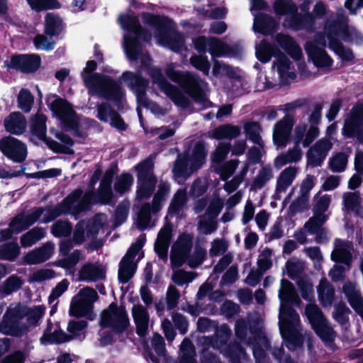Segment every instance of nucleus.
Wrapping results in <instances>:
<instances>
[{"instance_id": "nucleus-1", "label": "nucleus", "mask_w": 363, "mask_h": 363, "mask_svg": "<svg viewBox=\"0 0 363 363\" xmlns=\"http://www.w3.org/2000/svg\"><path fill=\"white\" fill-rule=\"evenodd\" d=\"M280 300L279 308V330L289 350H294L303 343V337L300 334V318L298 314L288 303L298 305L300 298L296 293L292 284L287 280L281 281L279 290Z\"/></svg>"}, {"instance_id": "nucleus-2", "label": "nucleus", "mask_w": 363, "mask_h": 363, "mask_svg": "<svg viewBox=\"0 0 363 363\" xmlns=\"http://www.w3.org/2000/svg\"><path fill=\"white\" fill-rule=\"evenodd\" d=\"M114 176L112 169L107 170L102 179L97 196L95 198L91 191L86 192L82 197V191L76 189L63 201V202L54 208L57 209L53 214L45 216L44 222H50L62 213L76 215L86 210L89 205L95 202L107 203L112 197L111 184Z\"/></svg>"}, {"instance_id": "nucleus-3", "label": "nucleus", "mask_w": 363, "mask_h": 363, "mask_svg": "<svg viewBox=\"0 0 363 363\" xmlns=\"http://www.w3.org/2000/svg\"><path fill=\"white\" fill-rule=\"evenodd\" d=\"M96 68V63L94 60L89 61L82 73L84 82L91 94H98L106 99H118L121 98L123 93L118 84L98 74H91V72Z\"/></svg>"}, {"instance_id": "nucleus-4", "label": "nucleus", "mask_w": 363, "mask_h": 363, "mask_svg": "<svg viewBox=\"0 0 363 363\" xmlns=\"http://www.w3.org/2000/svg\"><path fill=\"white\" fill-rule=\"evenodd\" d=\"M46 117L41 113H38L35 115L30 124L31 131L35 134L39 139L43 140L45 142L47 145L53 151L56 152L71 154L73 152L72 146L73 145L72 140L63 133H56L55 136L57 138L60 143L48 139L45 137L46 134Z\"/></svg>"}, {"instance_id": "nucleus-5", "label": "nucleus", "mask_w": 363, "mask_h": 363, "mask_svg": "<svg viewBox=\"0 0 363 363\" xmlns=\"http://www.w3.org/2000/svg\"><path fill=\"white\" fill-rule=\"evenodd\" d=\"M128 86L133 90L137 95L138 103V112L140 117V107H145L156 116L164 115L167 112V109H163L157 104L150 101L145 97V91L148 86V81L141 77L140 73H133L131 72H125L121 77Z\"/></svg>"}, {"instance_id": "nucleus-6", "label": "nucleus", "mask_w": 363, "mask_h": 363, "mask_svg": "<svg viewBox=\"0 0 363 363\" xmlns=\"http://www.w3.org/2000/svg\"><path fill=\"white\" fill-rule=\"evenodd\" d=\"M322 108L323 106L320 104H317L313 106L308 117L309 128L305 121H300L295 125L294 138L296 143H302L304 147H308L319 135L318 125L321 119Z\"/></svg>"}, {"instance_id": "nucleus-7", "label": "nucleus", "mask_w": 363, "mask_h": 363, "mask_svg": "<svg viewBox=\"0 0 363 363\" xmlns=\"http://www.w3.org/2000/svg\"><path fill=\"white\" fill-rule=\"evenodd\" d=\"M206 152L203 144L195 145L191 155H181L176 161L174 172L178 177H188L204 163Z\"/></svg>"}, {"instance_id": "nucleus-8", "label": "nucleus", "mask_w": 363, "mask_h": 363, "mask_svg": "<svg viewBox=\"0 0 363 363\" xmlns=\"http://www.w3.org/2000/svg\"><path fill=\"white\" fill-rule=\"evenodd\" d=\"M145 22L154 26L157 43L169 48L174 51H179L184 45V38L177 33L167 34L164 27L163 18L155 16L150 13L143 16Z\"/></svg>"}, {"instance_id": "nucleus-9", "label": "nucleus", "mask_w": 363, "mask_h": 363, "mask_svg": "<svg viewBox=\"0 0 363 363\" xmlns=\"http://www.w3.org/2000/svg\"><path fill=\"white\" fill-rule=\"evenodd\" d=\"M167 76L172 81L179 83L183 86L190 96L194 98L196 102L200 104L203 108L210 106V101L206 96L203 94L199 88L197 80L190 74H182L174 71L172 65H169L166 69Z\"/></svg>"}, {"instance_id": "nucleus-10", "label": "nucleus", "mask_w": 363, "mask_h": 363, "mask_svg": "<svg viewBox=\"0 0 363 363\" xmlns=\"http://www.w3.org/2000/svg\"><path fill=\"white\" fill-rule=\"evenodd\" d=\"M152 160H147L135 167L138 172L136 197L138 199L149 198L152 194L157 179L153 174Z\"/></svg>"}, {"instance_id": "nucleus-11", "label": "nucleus", "mask_w": 363, "mask_h": 363, "mask_svg": "<svg viewBox=\"0 0 363 363\" xmlns=\"http://www.w3.org/2000/svg\"><path fill=\"white\" fill-rule=\"evenodd\" d=\"M145 241V236L140 235L136 242L133 243L127 254L121 262L118 270V279L120 281L126 283L133 276L135 268V257L138 255L136 261L139 260L143 257V252L140 253Z\"/></svg>"}, {"instance_id": "nucleus-12", "label": "nucleus", "mask_w": 363, "mask_h": 363, "mask_svg": "<svg viewBox=\"0 0 363 363\" xmlns=\"http://www.w3.org/2000/svg\"><path fill=\"white\" fill-rule=\"evenodd\" d=\"M100 325L116 332L125 330L129 325V319L125 308L111 303L101 312Z\"/></svg>"}, {"instance_id": "nucleus-13", "label": "nucleus", "mask_w": 363, "mask_h": 363, "mask_svg": "<svg viewBox=\"0 0 363 363\" xmlns=\"http://www.w3.org/2000/svg\"><path fill=\"white\" fill-rule=\"evenodd\" d=\"M305 314L316 334L324 341H331L335 334L328 325L321 311L314 303H310L305 308Z\"/></svg>"}, {"instance_id": "nucleus-14", "label": "nucleus", "mask_w": 363, "mask_h": 363, "mask_svg": "<svg viewBox=\"0 0 363 363\" xmlns=\"http://www.w3.org/2000/svg\"><path fill=\"white\" fill-rule=\"evenodd\" d=\"M325 38L320 33L315 35L313 41H308L306 43V52L316 67H328L332 65L330 57L322 48L319 47V45L325 46Z\"/></svg>"}, {"instance_id": "nucleus-15", "label": "nucleus", "mask_w": 363, "mask_h": 363, "mask_svg": "<svg viewBox=\"0 0 363 363\" xmlns=\"http://www.w3.org/2000/svg\"><path fill=\"white\" fill-rule=\"evenodd\" d=\"M149 74L159 88L177 105L185 107L188 105V99L175 86L167 82L161 70L157 67H151Z\"/></svg>"}, {"instance_id": "nucleus-16", "label": "nucleus", "mask_w": 363, "mask_h": 363, "mask_svg": "<svg viewBox=\"0 0 363 363\" xmlns=\"http://www.w3.org/2000/svg\"><path fill=\"white\" fill-rule=\"evenodd\" d=\"M193 246V238L189 235H181L172 246L170 260L172 267H180L187 262Z\"/></svg>"}, {"instance_id": "nucleus-17", "label": "nucleus", "mask_w": 363, "mask_h": 363, "mask_svg": "<svg viewBox=\"0 0 363 363\" xmlns=\"http://www.w3.org/2000/svg\"><path fill=\"white\" fill-rule=\"evenodd\" d=\"M363 106L357 105L352 108L350 114L347 117L342 133L347 137L356 135L358 140L363 143Z\"/></svg>"}, {"instance_id": "nucleus-18", "label": "nucleus", "mask_w": 363, "mask_h": 363, "mask_svg": "<svg viewBox=\"0 0 363 363\" xmlns=\"http://www.w3.org/2000/svg\"><path fill=\"white\" fill-rule=\"evenodd\" d=\"M52 111L68 128L75 130L79 126V119L71 105L62 99H56L50 104Z\"/></svg>"}, {"instance_id": "nucleus-19", "label": "nucleus", "mask_w": 363, "mask_h": 363, "mask_svg": "<svg viewBox=\"0 0 363 363\" xmlns=\"http://www.w3.org/2000/svg\"><path fill=\"white\" fill-rule=\"evenodd\" d=\"M0 150L8 158L21 162L27 157V147L18 139L7 136L0 140Z\"/></svg>"}, {"instance_id": "nucleus-20", "label": "nucleus", "mask_w": 363, "mask_h": 363, "mask_svg": "<svg viewBox=\"0 0 363 363\" xmlns=\"http://www.w3.org/2000/svg\"><path fill=\"white\" fill-rule=\"evenodd\" d=\"M45 309L43 306H35L31 308L21 304L11 306V313L15 317L21 318V320L24 317L26 318V323L24 325L27 326L28 329L38 324L39 320L45 314Z\"/></svg>"}, {"instance_id": "nucleus-21", "label": "nucleus", "mask_w": 363, "mask_h": 363, "mask_svg": "<svg viewBox=\"0 0 363 363\" xmlns=\"http://www.w3.org/2000/svg\"><path fill=\"white\" fill-rule=\"evenodd\" d=\"M338 19L336 21L333 18H328L327 21H333V26L332 27L333 31L332 35L337 37L340 35V33H345L343 36L345 40L353 41L359 43L362 41L363 36L361 35L355 28L353 27H348L347 26V18L345 15V12L342 9L337 11Z\"/></svg>"}, {"instance_id": "nucleus-22", "label": "nucleus", "mask_w": 363, "mask_h": 363, "mask_svg": "<svg viewBox=\"0 0 363 363\" xmlns=\"http://www.w3.org/2000/svg\"><path fill=\"white\" fill-rule=\"evenodd\" d=\"M294 118L291 115H286L282 119L277 121L273 128V141L278 147H285L289 140Z\"/></svg>"}, {"instance_id": "nucleus-23", "label": "nucleus", "mask_w": 363, "mask_h": 363, "mask_svg": "<svg viewBox=\"0 0 363 363\" xmlns=\"http://www.w3.org/2000/svg\"><path fill=\"white\" fill-rule=\"evenodd\" d=\"M333 143L327 138L318 140L308 151V164L313 167L320 166L332 149Z\"/></svg>"}, {"instance_id": "nucleus-24", "label": "nucleus", "mask_w": 363, "mask_h": 363, "mask_svg": "<svg viewBox=\"0 0 363 363\" xmlns=\"http://www.w3.org/2000/svg\"><path fill=\"white\" fill-rule=\"evenodd\" d=\"M21 318L15 317L11 313V307L4 315L0 323V332L11 336H21L28 332V328L24 323H20Z\"/></svg>"}, {"instance_id": "nucleus-25", "label": "nucleus", "mask_w": 363, "mask_h": 363, "mask_svg": "<svg viewBox=\"0 0 363 363\" xmlns=\"http://www.w3.org/2000/svg\"><path fill=\"white\" fill-rule=\"evenodd\" d=\"M40 65V58L36 55H18L11 58L7 67L19 69L23 72H33Z\"/></svg>"}, {"instance_id": "nucleus-26", "label": "nucleus", "mask_w": 363, "mask_h": 363, "mask_svg": "<svg viewBox=\"0 0 363 363\" xmlns=\"http://www.w3.org/2000/svg\"><path fill=\"white\" fill-rule=\"evenodd\" d=\"M173 227L169 223H166L158 233L155 243V250L159 257L163 260L167 259L168 249L172 239Z\"/></svg>"}, {"instance_id": "nucleus-27", "label": "nucleus", "mask_w": 363, "mask_h": 363, "mask_svg": "<svg viewBox=\"0 0 363 363\" xmlns=\"http://www.w3.org/2000/svg\"><path fill=\"white\" fill-rule=\"evenodd\" d=\"M276 57L277 61L272 69L274 72L277 73L279 82L285 84L289 80L294 79L296 74L287 57L281 52H279Z\"/></svg>"}, {"instance_id": "nucleus-28", "label": "nucleus", "mask_w": 363, "mask_h": 363, "mask_svg": "<svg viewBox=\"0 0 363 363\" xmlns=\"http://www.w3.org/2000/svg\"><path fill=\"white\" fill-rule=\"evenodd\" d=\"M131 313L136 326L137 334L145 336L147 333L150 322V315L147 309L141 304H134Z\"/></svg>"}, {"instance_id": "nucleus-29", "label": "nucleus", "mask_w": 363, "mask_h": 363, "mask_svg": "<svg viewBox=\"0 0 363 363\" xmlns=\"http://www.w3.org/2000/svg\"><path fill=\"white\" fill-rule=\"evenodd\" d=\"M333 21H327L324 28V32L328 36L329 40V47L345 60H351L353 58V54L349 49L345 48L337 40V37L332 35Z\"/></svg>"}, {"instance_id": "nucleus-30", "label": "nucleus", "mask_w": 363, "mask_h": 363, "mask_svg": "<svg viewBox=\"0 0 363 363\" xmlns=\"http://www.w3.org/2000/svg\"><path fill=\"white\" fill-rule=\"evenodd\" d=\"M104 277L105 269L99 263H86L79 271V279L81 281H95Z\"/></svg>"}, {"instance_id": "nucleus-31", "label": "nucleus", "mask_w": 363, "mask_h": 363, "mask_svg": "<svg viewBox=\"0 0 363 363\" xmlns=\"http://www.w3.org/2000/svg\"><path fill=\"white\" fill-rule=\"evenodd\" d=\"M327 11L326 6L323 2L318 1L313 6L312 11L308 13L300 25L293 23L290 26L295 29H299L300 28L311 29L315 21L323 18L327 14Z\"/></svg>"}, {"instance_id": "nucleus-32", "label": "nucleus", "mask_w": 363, "mask_h": 363, "mask_svg": "<svg viewBox=\"0 0 363 363\" xmlns=\"http://www.w3.org/2000/svg\"><path fill=\"white\" fill-rule=\"evenodd\" d=\"M351 250L352 244L350 242L336 239L334 242V250L331 253V258L335 262L350 265L352 259Z\"/></svg>"}, {"instance_id": "nucleus-33", "label": "nucleus", "mask_w": 363, "mask_h": 363, "mask_svg": "<svg viewBox=\"0 0 363 363\" xmlns=\"http://www.w3.org/2000/svg\"><path fill=\"white\" fill-rule=\"evenodd\" d=\"M97 117L104 122H109L111 125L118 129H125V125L119 115L113 111L109 106L101 104L97 107Z\"/></svg>"}, {"instance_id": "nucleus-34", "label": "nucleus", "mask_w": 363, "mask_h": 363, "mask_svg": "<svg viewBox=\"0 0 363 363\" xmlns=\"http://www.w3.org/2000/svg\"><path fill=\"white\" fill-rule=\"evenodd\" d=\"M342 289L350 306L363 318V298L357 289L355 284L350 282L345 283Z\"/></svg>"}, {"instance_id": "nucleus-35", "label": "nucleus", "mask_w": 363, "mask_h": 363, "mask_svg": "<svg viewBox=\"0 0 363 363\" xmlns=\"http://www.w3.org/2000/svg\"><path fill=\"white\" fill-rule=\"evenodd\" d=\"M4 127L7 132L20 135L23 133L26 127V120L19 112H13L4 120Z\"/></svg>"}, {"instance_id": "nucleus-36", "label": "nucleus", "mask_w": 363, "mask_h": 363, "mask_svg": "<svg viewBox=\"0 0 363 363\" xmlns=\"http://www.w3.org/2000/svg\"><path fill=\"white\" fill-rule=\"evenodd\" d=\"M54 245L46 243L42 247L33 250L24 257V262L29 264H35L48 259L54 252Z\"/></svg>"}, {"instance_id": "nucleus-37", "label": "nucleus", "mask_w": 363, "mask_h": 363, "mask_svg": "<svg viewBox=\"0 0 363 363\" xmlns=\"http://www.w3.org/2000/svg\"><path fill=\"white\" fill-rule=\"evenodd\" d=\"M277 43L294 60H298L302 57L299 45L289 35L279 33L276 36Z\"/></svg>"}, {"instance_id": "nucleus-38", "label": "nucleus", "mask_w": 363, "mask_h": 363, "mask_svg": "<svg viewBox=\"0 0 363 363\" xmlns=\"http://www.w3.org/2000/svg\"><path fill=\"white\" fill-rule=\"evenodd\" d=\"M55 211L57 209H54V208H48L45 209L42 208H35L29 211L27 213H23L24 217V223L22 224L21 227H18V230H23L28 228L29 226L33 225L35 221H37L40 216H42L41 221L44 222L45 216H50V214H53Z\"/></svg>"}, {"instance_id": "nucleus-39", "label": "nucleus", "mask_w": 363, "mask_h": 363, "mask_svg": "<svg viewBox=\"0 0 363 363\" xmlns=\"http://www.w3.org/2000/svg\"><path fill=\"white\" fill-rule=\"evenodd\" d=\"M240 133L241 130L239 126L225 124L215 128L210 136L216 140H232L238 138Z\"/></svg>"}, {"instance_id": "nucleus-40", "label": "nucleus", "mask_w": 363, "mask_h": 363, "mask_svg": "<svg viewBox=\"0 0 363 363\" xmlns=\"http://www.w3.org/2000/svg\"><path fill=\"white\" fill-rule=\"evenodd\" d=\"M317 291L322 304L325 307H330L334 298V289L325 278L320 279Z\"/></svg>"}, {"instance_id": "nucleus-41", "label": "nucleus", "mask_w": 363, "mask_h": 363, "mask_svg": "<svg viewBox=\"0 0 363 363\" xmlns=\"http://www.w3.org/2000/svg\"><path fill=\"white\" fill-rule=\"evenodd\" d=\"M72 337L66 335L61 330H55L52 332L50 326H48L44 332L43 335L40 338L42 345H48L54 343H62L70 340Z\"/></svg>"}, {"instance_id": "nucleus-42", "label": "nucleus", "mask_w": 363, "mask_h": 363, "mask_svg": "<svg viewBox=\"0 0 363 363\" xmlns=\"http://www.w3.org/2000/svg\"><path fill=\"white\" fill-rule=\"evenodd\" d=\"M296 173L297 169L294 167H289L284 169L277 182V192H285L288 187L292 184Z\"/></svg>"}, {"instance_id": "nucleus-43", "label": "nucleus", "mask_w": 363, "mask_h": 363, "mask_svg": "<svg viewBox=\"0 0 363 363\" xmlns=\"http://www.w3.org/2000/svg\"><path fill=\"white\" fill-rule=\"evenodd\" d=\"M121 25L123 29L133 32L145 41H150V35L140 32L138 21L133 15L123 16L119 18Z\"/></svg>"}, {"instance_id": "nucleus-44", "label": "nucleus", "mask_w": 363, "mask_h": 363, "mask_svg": "<svg viewBox=\"0 0 363 363\" xmlns=\"http://www.w3.org/2000/svg\"><path fill=\"white\" fill-rule=\"evenodd\" d=\"M63 29L62 20L53 13H48L45 18V33L50 37L60 33Z\"/></svg>"}, {"instance_id": "nucleus-45", "label": "nucleus", "mask_w": 363, "mask_h": 363, "mask_svg": "<svg viewBox=\"0 0 363 363\" xmlns=\"http://www.w3.org/2000/svg\"><path fill=\"white\" fill-rule=\"evenodd\" d=\"M276 23L274 21L268 16L261 15L256 16L254 21V30L264 35L270 34L273 32Z\"/></svg>"}, {"instance_id": "nucleus-46", "label": "nucleus", "mask_w": 363, "mask_h": 363, "mask_svg": "<svg viewBox=\"0 0 363 363\" xmlns=\"http://www.w3.org/2000/svg\"><path fill=\"white\" fill-rule=\"evenodd\" d=\"M244 130L246 137L253 143L264 146V142L260 136L261 128L258 123L250 121L244 125Z\"/></svg>"}, {"instance_id": "nucleus-47", "label": "nucleus", "mask_w": 363, "mask_h": 363, "mask_svg": "<svg viewBox=\"0 0 363 363\" xmlns=\"http://www.w3.org/2000/svg\"><path fill=\"white\" fill-rule=\"evenodd\" d=\"M169 192V185L167 183L162 182L158 186V190L155 195L152 201V211L157 213L160 211L162 203L167 197Z\"/></svg>"}, {"instance_id": "nucleus-48", "label": "nucleus", "mask_w": 363, "mask_h": 363, "mask_svg": "<svg viewBox=\"0 0 363 363\" xmlns=\"http://www.w3.org/2000/svg\"><path fill=\"white\" fill-rule=\"evenodd\" d=\"M272 250L268 247H264L260 250L257 260V269L261 270V272H265L272 267Z\"/></svg>"}, {"instance_id": "nucleus-49", "label": "nucleus", "mask_w": 363, "mask_h": 363, "mask_svg": "<svg viewBox=\"0 0 363 363\" xmlns=\"http://www.w3.org/2000/svg\"><path fill=\"white\" fill-rule=\"evenodd\" d=\"M263 346L264 348L268 349L269 347V341L262 333L257 335V339L256 344L253 347V354L256 359L257 363H264L265 359V354L262 348Z\"/></svg>"}, {"instance_id": "nucleus-50", "label": "nucleus", "mask_w": 363, "mask_h": 363, "mask_svg": "<svg viewBox=\"0 0 363 363\" xmlns=\"http://www.w3.org/2000/svg\"><path fill=\"white\" fill-rule=\"evenodd\" d=\"M348 155L344 152L335 154L329 160V167L333 172H343L347 164Z\"/></svg>"}, {"instance_id": "nucleus-51", "label": "nucleus", "mask_w": 363, "mask_h": 363, "mask_svg": "<svg viewBox=\"0 0 363 363\" xmlns=\"http://www.w3.org/2000/svg\"><path fill=\"white\" fill-rule=\"evenodd\" d=\"M208 50L213 57H220L230 52L227 44L216 38L208 39Z\"/></svg>"}, {"instance_id": "nucleus-52", "label": "nucleus", "mask_w": 363, "mask_h": 363, "mask_svg": "<svg viewBox=\"0 0 363 363\" xmlns=\"http://www.w3.org/2000/svg\"><path fill=\"white\" fill-rule=\"evenodd\" d=\"M274 9L277 15H291L297 11L296 4L290 0H276Z\"/></svg>"}, {"instance_id": "nucleus-53", "label": "nucleus", "mask_w": 363, "mask_h": 363, "mask_svg": "<svg viewBox=\"0 0 363 363\" xmlns=\"http://www.w3.org/2000/svg\"><path fill=\"white\" fill-rule=\"evenodd\" d=\"M45 235V230L40 228H34L21 237V243L23 247H30Z\"/></svg>"}, {"instance_id": "nucleus-54", "label": "nucleus", "mask_w": 363, "mask_h": 363, "mask_svg": "<svg viewBox=\"0 0 363 363\" xmlns=\"http://www.w3.org/2000/svg\"><path fill=\"white\" fill-rule=\"evenodd\" d=\"M180 349L182 353L180 363H196L194 359L195 350L191 340L185 338L181 344Z\"/></svg>"}, {"instance_id": "nucleus-55", "label": "nucleus", "mask_w": 363, "mask_h": 363, "mask_svg": "<svg viewBox=\"0 0 363 363\" xmlns=\"http://www.w3.org/2000/svg\"><path fill=\"white\" fill-rule=\"evenodd\" d=\"M92 308L88 303L74 297L72 301L69 313L71 315L82 317L88 315Z\"/></svg>"}, {"instance_id": "nucleus-56", "label": "nucleus", "mask_w": 363, "mask_h": 363, "mask_svg": "<svg viewBox=\"0 0 363 363\" xmlns=\"http://www.w3.org/2000/svg\"><path fill=\"white\" fill-rule=\"evenodd\" d=\"M230 144L228 143H219L216 150L211 155V162L213 164H220L227 157L230 150Z\"/></svg>"}, {"instance_id": "nucleus-57", "label": "nucleus", "mask_w": 363, "mask_h": 363, "mask_svg": "<svg viewBox=\"0 0 363 363\" xmlns=\"http://www.w3.org/2000/svg\"><path fill=\"white\" fill-rule=\"evenodd\" d=\"M124 48L128 58L131 60H135L141 54V48L138 42L134 39H130L128 36L124 38Z\"/></svg>"}, {"instance_id": "nucleus-58", "label": "nucleus", "mask_w": 363, "mask_h": 363, "mask_svg": "<svg viewBox=\"0 0 363 363\" xmlns=\"http://www.w3.org/2000/svg\"><path fill=\"white\" fill-rule=\"evenodd\" d=\"M186 201V192L184 189H179L174 195L169 206V213H177Z\"/></svg>"}, {"instance_id": "nucleus-59", "label": "nucleus", "mask_w": 363, "mask_h": 363, "mask_svg": "<svg viewBox=\"0 0 363 363\" xmlns=\"http://www.w3.org/2000/svg\"><path fill=\"white\" fill-rule=\"evenodd\" d=\"M274 48L272 45L266 41H262L256 47V55L259 60L262 62H267L270 60L272 55L274 53Z\"/></svg>"}, {"instance_id": "nucleus-60", "label": "nucleus", "mask_w": 363, "mask_h": 363, "mask_svg": "<svg viewBox=\"0 0 363 363\" xmlns=\"http://www.w3.org/2000/svg\"><path fill=\"white\" fill-rule=\"evenodd\" d=\"M23 215L19 214L13 221L10 223L9 228L2 230L0 233V240H6L11 236L12 233H18L21 230H18V227H21L24 223Z\"/></svg>"}, {"instance_id": "nucleus-61", "label": "nucleus", "mask_w": 363, "mask_h": 363, "mask_svg": "<svg viewBox=\"0 0 363 363\" xmlns=\"http://www.w3.org/2000/svg\"><path fill=\"white\" fill-rule=\"evenodd\" d=\"M303 262L295 258L288 260L286 264V274L292 279L298 277L303 271Z\"/></svg>"}, {"instance_id": "nucleus-62", "label": "nucleus", "mask_w": 363, "mask_h": 363, "mask_svg": "<svg viewBox=\"0 0 363 363\" xmlns=\"http://www.w3.org/2000/svg\"><path fill=\"white\" fill-rule=\"evenodd\" d=\"M33 104V97L30 92L26 89H22L18 96V107L25 112H29Z\"/></svg>"}, {"instance_id": "nucleus-63", "label": "nucleus", "mask_w": 363, "mask_h": 363, "mask_svg": "<svg viewBox=\"0 0 363 363\" xmlns=\"http://www.w3.org/2000/svg\"><path fill=\"white\" fill-rule=\"evenodd\" d=\"M326 220L327 216L325 214H314V216L306 223L304 229L311 233H317Z\"/></svg>"}, {"instance_id": "nucleus-64", "label": "nucleus", "mask_w": 363, "mask_h": 363, "mask_svg": "<svg viewBox=\"0 0 363 363\" xmlns=\"http://www.w3.org/2000/svg\"><path fill=\"white\" fill-rule=\"evenodd\" d=\"M217 228V222L206 215L199 217V229L203 234H211Z\"/></svg>"}]
</instances>
